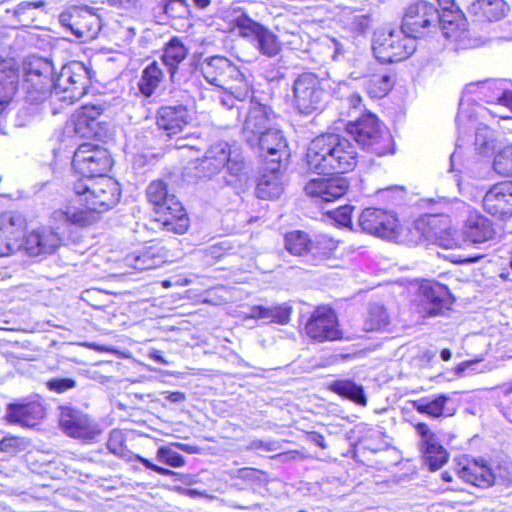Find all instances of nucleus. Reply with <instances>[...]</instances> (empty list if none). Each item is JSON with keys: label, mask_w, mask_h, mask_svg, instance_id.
Returning a JSON list of instances; mask_svg holds the SVG:
<instances>
[{"label": "nucleus", "mask_w": 512, "mask_h": 512, "mask_svg": "<svg viewBox=\"0 0 512 512\" xmlns=\"http://www.w3.org/2000/svg\"><path fill=\"white\" fill-rule=\"evenodd\" d=\"M74 191L85 209L67 206L53 212L52 218L58 222H68L79 227H86L98 220V214L113 208L120 199L119 184L110 177L80 179L74 183Z\"/></svg>", "instance_id": "f257e3e1"}, {"label": "nucleus", "mask_w": 512, "mask_h": 512, "mask_svg": "<svg viewBox=\"0 0 512 512\" xmlns=\"http://www.w3.org/2000/svg\"><path fill=\"white\" fill-rule=\"evenodd\" d=\"M358 160L354 144L346 137L326 133L314 138L306 151L308 168L318 174L335 172L343 174L352 171Z\"/></svg>", "instance_id": "f03ea898"}, {"label": "nucleus", "mask_w": 512, "mask_h": 512, "mask_svg": "<svg viewBox=\"0 0 512 512\" xmlns=\"http://www.w3.org/2000/svg\"><path fill=\"white\" fill-rule=\"evenodd\" d=\"M200 71L209 84L222 90L219 101L224 107L239 110L237 103H243L249 97L251 88L248 80L228 58L218 55L207 57L200 63Z\"/></svg>", "instance_id": "7ed1b4c3"}, {"label": "nucleus", "mask_w": 512, "mask_h": 512, "mask_svg": "<svg viewBox=\"0 0 512 512\" xmlns=\"http://www.w3.org/2000/svg\"><path fill=\"white\" fill-rule=\"evenodd\" d=\"M147 198L154 206L155 221L164 230L183 234L189 227V219L182 203L170 193L163 180H154L147 187Z\"/></svg>", "instance_id": "20e7f679"}, {"label": "nucleus", "mask_w": 512, "mask_h": 512, "mask_svg": "<svg viewBox=\"0 0 512 512\" xmlns=\"http://www.w3.org/2000/svg\"><path fill=\"white\" fill-rule=\"evenodd\" d=\"M347 133L365 151L383 156L393 153V140L389 131L375 114L367 112L346 125Z\"/></svg>", "instance_id": "39448f33"}, {"label": "nucleus", "mask_w": 512, "mask_h": 512, "mask_svg": "<svg viewBox=\"0 0 512 512\" xmlns=\"http://www.w3.org/2000/svg\"><path fill=\"white\" fill-rule=\"evenodd\" d=\"M274 118L275 113L269 106L250 101L242 127L243 139L250 147L259 143L266 146L269 139L274 141L276 147L284 146L282 131L273 126Z\"/></svg>", "instance_id": "423d86ee"}, {"label": "nucleus", "mask_w": 512, "mask_h": 512, "mask_svg": "<svg viewBox=\"0 0 512 512\" xmlns=\"http://www.w3.org/2000/svg\"><path fill=\"white\" fill-rule=\"evenodd\" d=\"M91 70L82 62L72 61L64 65L55 79L48 95L68 104L79 100L89 88Z\"/></svg>", "instance_id": "0eeeda50"}, {"label": "nucleus", "mask_w": 512, "mask_h": 512, "mask_svg": "<svg viewBox=\"0 0 512 512\" xmlns=\"http://www.w3.org/2000/svg\"><path fill=\"white\" fill-rule=\"evenodd\" d=\"M195 169L198 177L211 178L223 169L237 177L244 170V161L241 154L232 151L227 142H218L208 148L203 158L197 160Z\"/></svg>", "instance_id": "6e6552de"}, {"label": "nucleus", "mask_w": 512, "mask_h": 512, "mask_svg": "<svg viewBox=\"0 0 512 512\" xmlns=\"http://www.w3.org/2000/svg\"><path fill=\"white\" fill-rule=\"evenodd\" d=\"M372 49L380 63H393L407 59L416 49V41L402 29L375 32Z\"/></svg>", "instance_id": "1a4fd4ad"}, {"label": "nucleus", "mask_w": 512, "mask_h": 512, "mask_svg": "<svg viewBox=\"0 0 512 512\" xmlns=\"http://www.w3.org/2000/svg\"><path fill=\"white\" fill-rule=\"evenodd\" d=\"M409 241L414 244L433 243L446 249L457 245L446 217L430 215L417 219L409 230Z\"/></svg>", "instance_id": "9d476101"}, {"label": "nucleus", "mask_w": 512, "mask_h": 512, "mask_svg": "<svg viewBox=\"0 0 512 512\" xmlns=\"http://www.w3.org/2000/svg\"><path fill=\"white\" fill-rule=\"evenodd\" d=\"M292 91L294 105L300 113L309 115L323 108L326 92L316 74H299L293 82Z\"/></svg>", "instance_id": "9b49d317"}, {"label": "nucleus", "mask_w": 512, "mask_h": 512, "mask_svg": "<svg viewBox=\"0 0 512 512\" xmlns=\"http://www.w3.org/2000/svg\"><path fill=\"white\" fill-rule=\"evenodd\" d=\"M72 165L83 179H95L105 176L110 170L111 158L106 149L83 143L75 151Z\"/></svg>", "instance_id": "f8f14e48"}, {"label": "nucleus", "mask_w": 512, "mask_h": 512, "mask_svg": "<svg viewBox=\"0 0 512 512\" xmlns=\"http://www.w3.org/2000/svg\"><path fill=\"white\" fill-rule=\"evenodd\" d=\"M438 18L439 11L433 4L418 0L407 7L401 29L416 41L437 27Z\"/></svg>", "instance_id": "ddd939ff"}, {"label": "nucleus", "mask_w": 512, "mask_h": 512, "mask_svg": "<svg viewBox=\"0 0 512 512\" xmlns=\"http://www.w3.org/2000/svg\"><path fill=\"white\" fill-rule=\"evenodd\" d=\"M359 225L364 232L387 240L398 239L402 230L395 213L379 208L364 209Z\"/></svg>", "instance_id": "4468645a"}, {"label": "nucleus", "mask_w": 512, "mask_h": 512, "mask_svg": "<svg viewBox=\"0 0 512 512\" xmlns=\"http://www.w3.org/2000/svg\"><path fill=\"white\" fill-rule=\"evenodd\" d=\"M59 424L67 436L85 442L95 440L102 432L94 419L70 407H61Z\"/></svg>", "instance_id": "2eb2a0df"}, {"label": "nucleus", "mask_w": 512, "mask_h": 512, "mask_svg": "<svg viewBox=\"0 0 512 512\" xmlns=\"http://www.w3.org/2000/svg\"><path fill=\"white\" fill-rule=\"evenodd\" d=\"M54 67L51 61L44 58H33L25 67V82L29 99L42 101L48 96L52 87Z\"/></svg>", "instance_id": "dca6fc26"}, {"label": "nucleus", "mask_w": 512, "mask_h": 512, "mask_svg": "<svg viewBox=\"0 0 512 512\" xmlns=\"http://www.w3.org/2000/svg\"><path fill=\"white\" fill-rule=\"evenodd\" d=\"M355 80L363 79V86L372 98H382L392 89L394 81L387 69L378 67L372 62H359L350 73Z\"/></svg>", "instance_id": "f3484780"}, {"label": "nucleus", "mask_w": 512, "mask_h": 512, "mask_svg": "<svg viewBox=\"0 0 512 512\" xmlns=\"http://www.w3.org/2000/svg\"><path fill=\"white\" fill-rule=\"evenodd\" d=\"M458 476L472 485L487 488L502 479L500 469H494L487 461L483 459H466L459 463L457 469Z\"/></svg>", "instance_id": "a211bd4d"}, {"label": "nucleus", "mask_w": 512, "mask_h": 512, "mask_svg": "<svg viewBox=\"0 0 512 512\" xmlns=\"http://www.w3.org/2000/svg\"><path fill=\"white\" fill-rule=\"evenodd\" d=\"M467 91L490 104L506 107L512 111V82L507 79H491L470 84Z\"/></svg>", "instance_id": "6ab92c4d"}, {"label": "nucleus", "mask_w": 512, "mask_h": 512, "mask_svg": "<svg viewBox=\"0 0 512 512\" xmlns=\"http://www.w3.org/2000/svg\"><path fill=\"white\" fill-rule=\"evenodd\" d=\"M305 330L316 341H332L341 337L334 312L328 307H318L310 316Z\"/></svg>", "instance_id": "aec40b11"}, {"label": "nucleus", "mask_w": 512, "mask_h": 512, "mask_svg": "<svg viewBox=\"0 0 512 512\" xmlns=\"http://www.w3.org/2000/svg\"><path fill=\"white\" fill-rule=\"evenodd\" d=\"M484 210L493 217L505 220L512 217V181L494 184L485 193Z\"/></svg>", "instance_id": "412c9836"}, {"label": "nucleus", "mask_w": 512, "mask_h": 512, "mask_svg": "<svg viewBox=\"0 0 512 512\" xmlns=\"http://www.w3.org/2000/svg\"><path fill=\"white\" fill-rule=\"evenodd\" d=\"M349 184L344 176L321 177L311 179L305 185L308 196L319 199L322 202H331L346 194Z\"/></svg>", "instance_id": "4be33fe9"}, {"label": "nucleus", "mask_w": 512, "mask_h": 512, "mask_svg": "<svg viewBox=\"0 0 512 512\" xmlns=\"http://www.w3.org/2000/svg\"><path fill=\"white\" fill-rule=\"evenodd\" d=\"M420 305L429 316L441 314L449 309L452 298L449 290L437 282H424L419 287Z\"/></svg>", "instance_id": "5701e85b"}, {"label": "nucleus", "mask_w": 512, "mask_h": 512, "mask_svg": "<svg viewBox=\"0 0 512 512\" xmlns=\"http://www.w3.org/2000/svg\"><path fill=\"white\" fill-rule=\"evenodd\" d=\"M45 416V408L39 400L10 403L6 419L10 423L32 427Z\"/></svg>", "instance_id": "b1692460"}, {"label": "nucleus", "mask_w": 512, "mask_h": 512, "mask_svg": "<svg viewBox=\"0 0 512 512\" xmlns=\"http://www.w3.org/2000/svg\"><path fill=\"white\" fill-rule=\"evenodd\" d=\"M59 234L51 229H38L24 237L23 248L30 256L53 253L60 245Z\"/></svg>", "instance_id": "393cba45"}, {"label": "nucleus", "mask_w": 512, "mask_h": 512, "mask_svg": "<svg viewBox=\"0 0 512 512\" xmlns=\"http://www.w3.org/2000/svg\"><path fill=\"white\" fill-rule=\"evenodd\" d=\"M103 111L104 106L102 104L83 105L72 119L75 134L81 138L96 136L98 133L97 118Z\"/></svg>", "instance_id": "a878e982"}, {"label": "nucleus", "mask_w": 512, "mask_h": 512, "mask_svg": "<svg viewBox=\"0 0 512 512\" xmlns=\"http://www.w3.org/2000/svg\"><path fill=\"white\" fill-rule=\"evenodd\" d=\"M189 112L186 106H162L157 113V125L167 132L168 136L182 131L189 121Z\"/></svg>", "instance_id": "bb28decb"}, {"label": "nucleus", "mask_w": 512, "mask_h": 512, "mask_svg": "<svg viewBox=\"0 0 512 512\" xmlns=\"http://www.w3.org/2000/svg\"><path fill=\"white\" fill-rule=\"evenodd\" d=\"M464 239L474 244L491 240L495 235L492 222L478 212H471L462 228Z\"/></svg>", "instance_id": "cd10ccee"}, {"label": "nucleus", "mask_w": 512, "mask_h": 512, "mask_svg": "<svg viewBox=\"0 0 512 512\" xmlns=\"http://www.w3.org/2000/svg\"><path fill=\"white\" fill-rule=\"evenodd\" d=\"M437 26L440 27L447 39H457L465 33L467 22L458 8L449 9L448 6H444V10L441 13L439 12Z\"/></svg>", "instance_id": "c85d7f7f"}, {"label": "nucleus", "mask_w": 512, "mask_h": 512, "mask_svg": "<svg viewBox=\"0 0 512 512\" xmlns=\"http://www.w3.org/2000/svg\"><path fill=\"white\" fill-rule=\"evenodd\" d=\"M18 82L17 70L11 60L0 59V113L11 101Z\"/></svg>", "instance_id": "c756f323"}, {"label": "nucleus", "mask_w": 512, "mask_h": 512, "mask_svg": "<svg viewBox=\"0 0 512 512\" xmlns=\"http://www.w3.org/2000/svg\"><path fill=\"white\" fill-rule=\"evenodd\" d=\"M100 30L99 17L89 10H75V20L71 24V31L79 39H93Z\"/></svg>", "instance_id": "7c9ffc66"}, {"label": "nucleus", "mask_w": 512, "mask_h": 512, "mask_svg": "<svg viewBox=\"0 0 512 512\" xmlns=\"http://www.w3.org/2000/svg\"><path fill=\"white\" fill-rule=\"evenodd\" d=\"M508 9L504 0H475L469 7V13L479 20L493 22L503 18Z\"/></svg>", "instance_id": "2f4dec72"}, {"label": "nucleus", "mask_w": 512, "mask_h": 512, "mask_svg": "<svg viewBox=\"0 0 512 512\" xmlns=\"http://www.w3.org/2000/svg\"><path fill=\"white\" fill-rule=\"evenodd\" d=\"M291 312V306L286 303L272 306L257 305L251 307L249 317L252 319L263 320L267 323L283 325L289 322Z\"/></svg>", "instance_id": "473e14b6"}, {"label": "nucleus", "mask_w": 512, "mask_h": 512, "mask_svg": "<svg viewBox=\"0 0 512 512\" xmlns=\"http://www.w3.org/2000/svg\"><path fill=\"white\" fill-rule=\"evenodd\" d=\"M187 55L188 48L179 38L173 37L168 43H166L161 60L167 67L172 82L175 80L179 64L186 59Z\"/></svg>", "instance_id": "72a5a7b5"}, {"label": "nucleus", "mask_w": 512, "mask_h": 512, "mask_svg": "<svg viewBox=\"0 0 512 512\" xmlns=\"http://www.w3.org/2000/svg\"><path fill=\"white\" fill-rule=\"evenodd\" d=\"M26 219L18 212L6 211L0 214V234L20 242L24 246Z\"/></svg>", "instance_id": "f704fd0d"}, {"label": "nucleus", "mask_w": 512, "mask_h": 512, "mask_svg": "<svg viewBox=\"0 0 512 512\" xmlns=\"http://www.w3.org/2000/svg\"><path fill=\"white\" fill-rule=\"evenodd\" d=\"M450 401V397L441 394L433 399L422 398L414 401L413 406L418 413L432 418L448 417L455 413V409L448 406Z\"/></svg>", "instance_id": "c9c22d12"}, {"label": "nucleus", "mask_w": 512, "mask_h": 512, "mask_svg": "<svg viewBox=\"0 0 512 512\" xmlns=\"http://www.w3.org/2000/svg\"><path fill=\"white\" fill-rule=\"evenodd\" d=\"M337 248V241L327 235H318L311 239L307 262L319 265L331 258Z\"/></svg>", "instance_id": "e433bc0d"}, {"label": "nucleus", "mask_w": 512, "mask_h": 512, "mask_svg": "<svg viewBox=\"0 0 512 512\" xmlns=\"http://www.w3.org/2000/svg\"><path fill=\"white\" fill-rule=\"evenodd\" d=\"M279 166L271 167L268 174H263L256 186V196L261 199L273 200L283 192V184L278 174Z\"/></svg>", "instance_id": "4c0bfd02"}, {"label": "nucleus", "mask_w": 512, "mask_h": 512, "mask_svg": "<svg viewBox=\"0 0 512 512\" xmlns=\"http://www.w3.org/2000/svg\"><path fill=\"white\" fill-rule=\"evenodd\" d=\"M164 73L158 62L153 61L147 65L141 73L138 82L140 93L145 97L152 96L163 80Z\"/></svg>", "instance_id": "58836bf2"}, {"label": "nucleus", "mask_w": 512, "mask_h": 512, "mask_svg": "<svg viewBox=\"0 0 512 512\" xmlns=\"http://www.w3.org/2000/svg\"><path fill=\"white\" fill-rule=\"evenodd\" d=\"M330 390L334 393L343 396L359 405L365 406L367 399L361 385L356 384L351 380H337L333 381Z\"/></svg>", "instance_id": "ea45409f"}, {"label": "nucleus", "mask_w": 512, "mask_h": 512, "mask_svg": "<svg viewBox=\"0 0 512 512\" xmlns=\"http://www.w3.org/2000/svg\"><path fill=\"white\" fill-rule=\"evenodd\" d=\"M390 323V316L383 305L378 303L370 304L364 320V329L366 331H384L388 329Z\"/></svg>", "instance_id": "a19ab883"}, {"label": "nucleus", "mask_w": 512, "mask_h": 512, "mask_svg": "<svg viewBox=\"0 0 512 512\" xmlns=\"http://www.w3.org/2000/svg\"><path fill=\"white\" fill-rule=\"evenodd\" d=\"M256 49L267 57H275L281 51V42L277 35L264 27L259 36L254 40Z\"/></svg>", "instance_id": "79ce46f5"}, {"label": "nucleus", "mask_w": 512, "mask_h": 512, "mask_svg": "<svg viewBox=\"0 0 512 512\" xmlns=\"http://www.w3.org/2000/svg\"><path fill=\"white\" fill-rule=\"evenodd\" d=\"M311 239L303 231H292L285 235V248L291 254L308 258Z\"/></svg>", "instance_id": "37998d69"}, {"label": "nucleus", "mask_w": 512, "mask_h": 512, "mask_svg": "<svg viewBox=\"0 0 512 512\" xmlns=\"http://www.w3.org/2000/svg\"><path fill=\"white\" fill-rule=\"evenodd\" d=\"M44 6L45 2L42 0L22 1L14 8L13 13L21 25L29 26L34 22L37 16V10Z\"/></svg>", "instance_id": "c03bdc74"}, {"label": "nucleus", "mask_w": 512, "mask_h": 512, "mask_svg": "<svg viewBox=\"0 0 512 512\" xmlns=\"http://www.w3.org/2000/svg\"><path fill=\"white\" fill-rule=\"evenodd\" d=\"M423 458L431 470H437L447 462L448 453L439 443L429 442V445L424 447Z\"/></svg>", "instance_id": "a18cd8bd"}, {"label": "nucleus", "mask_w": 512, "mask_h": 512, "mask_svg": "<svg viewBox=\"0 0 512 512\" xmlns=\"http://www.w3.org/2000/svg\"><path fill=\"white\" fill-rule=\"evenodd\" d=\"M475 150L480 155H487L494 150L495 137L493 131L485 124H479L475 131Z\"/></svg>", "instance_id": "49530a36"}, {"label": "nucleus", "mask_w": 512, "mask_h": 512, "mask_svg": "<svg viewBox=\"0 0 512 512\" xmlns=\"http://www.w3.org/2000/svg\"><path fill=\"white\" fill-rule=\"evenodd\" d=\"M235 27L239 30V35L244 38L254 40L259 36L265 26L251 19L245 13H241L234 19Z\"/></svg>", "instance_id": "de8ad7c7"}, {"label": "nucleus", "mask_w": 512, "mask_h": 512, "mask_svg": "<svg viewBox=\"0 0 512 512\" xmlns=\"http://www.w3.org/2000/svg\"><path fill=\"white\" fill-rule=\"evenodd\" d=\"M493 167L499 175H512V146L505 147L495 156Z\"/></svg>", "instance_id": "09e8293b"}, {"label": "nucleus", "mask_w": 512, "mask_h": 512, "mask_svg": "<svg viewBox=\"0 0 512 512\" xmlns=\"http://www.w3.org/2000/svg\"><path fill=\"white\" fill-rule=\"evenodd\" d=\"M156 459L174 468L185 465L184 457L167 446H162L157 450Z\"/></svg>", "instance_id": "8fccbe9b"}, {"label": "nucleus", "mask_w": 512, "mask_h": 512, "mask_svg": "<svg viewBox=\"0 0 512 512\" xmlns=\"http://www.w3.org/2000/svg\"><path fill=\"white\" fill-rule=\"evenodd\" d=\"M283 142H284L283 147H276L274 145V141L272 139H269L267 142L268 144L266 145L267 147H265V145L263 143H259V144H256L253 148H259L262 152L265 151L267 153V156L271 157V159H270L271 163L274 166H279L282 156L287 155V141L284 136H283Z\"/></svg>", "instance_id": "3c124183"}, {"label": "nucleus", "mask_w": 512, "mask_h": 512, "mask_svg": "<svg viewBox=\"0 0 512 512\" xmlns=\"http://www.w3.org/2000/svg\"><path fill=\"white\" fill-rule=\"evenodd\" d=\"M125 438L120 430H112L107 441L108 450L115 455H122L124 452Z\"/></svg>", "instance_id": "603ef678"}, {"label": "nucleus", "mask_w": 512, "mask_h": 512, "mask_svg": "<svg viewBox=\"0 0 512 512\" xmlns=\"http://www.w3.org/2000/svg\"><path fill=\"white\" fill-rule=\"evenodd\" d=\"M76 386V381L72 378H52L47 381L49 390L56 393H64Z\"/></svg>", "instance_id": "864d4df0"}, {"label": "nucleus", "mask_w": 512, "mask_h": 512, "mask_svg": "<svg viewBox=\"0 0 512 512\" xmlns=\"http://www.w3.org/2000/svg\"><path fill=\"white\" fill-rule=\"evenodd\" d=\"M23 248L20 242L13 241L7 236L0 234V257H5L16 253Z\"/></svg>", "instance_id": "5fc2aeb1"}, {"label": "nucleus", "mask_w": 512, "mask_h": 512, "mask_svg": "<svg viewBox=\"0 0 512 512\" xmlns=\"http://www.w3.org/2000/svg\"><path fill=\"white\" fill-rule=\"evenodd\" d=\"M353 207L350 205H344L336 210L332 211V217L336 222L343 226H348L351 224V215H352Z\"/></svg>", "instance_id": "6e6d98bb"}, {"label": "nucleus", "mask_w": 512, "mask_h": 512, "mask_svg": "<svg viewBox=\"0 0 512 512\" xmlns=\"http://www.w3.org/2000/svg\"><path fill=\"white\" fill-rule=\"evenodd\" d=\"M417 433L423 439V447L429 445V442H437L434 434L430 431L429 427L425 423H418L416 426Z\"/></svg>", "instance_id": "4d7b16f0"}, {"label": "nucleus", "mask_w": 512, "mask_h": 512, "mask_svg": "<svg viewBox=\"0 0 512 512\" xmlns=\"http://www.w3.org/2000/svg\"><path fill=\"white\" fill-rule=\"evenodd\" d=\"M133 267L137 270H148L155 266L153 259L147 255L135 256L132 263Z\"/></svg>", "instance_id": "13d9d810"}, {"label": "nucleus", "mask_w": 512, "mask_h": 512, "mask_svg": "<svg viewBox=\"0 0 512 512\" xmlns=\"http://www.w3.org/2000/svg\"><path fill=\"white\" fill-rule=\"evenodd\" d=\"M18 448V442L15 437H5L0 440V452L10 453Z\"/></svg>", "instance_id": "bf43d9fd"}, {"label": "nucleus", "mask_w": 512, "mask_h": 512, "mask_svg": "<svg viewBox=\"0 0 512 512\" xmlns=\"http://www.w3.org/2000/svg\"><path fill=\"white\" fill-rule=\"evenodd\" d=\"M470 120V115L467 113L464 107V103L461 102L459 106V111L456 116V125L459 133H461L463 126L466 122Z\"/></svg>", "instance_id": "052dcab7"}, {"label": "nucleus", "mask_w": 512, "mask_h": 512, "mask_svg": "<svg viewBox=\"0 0 512 512\" xmlns=\"http://www.w3.org/2000/svg\"><path fill=\"white\" fill-rule=\"evenodd\" d=\"M165 399L169 400L172 403L182 402L186 399L185 394L182 392H166Z\"/></svg>", "instance_id": "680f3d73"}, {"label": "nucleus", "mask_w": 512, "mask_h": 512, "mask_svg": "<svg viewBox=\"0 0 512 512\" xmlns=\"http://www.w3.org/2000/svg\"><path fill=\"white\" fill-rule=\"evenodd\" d=\"M75 20V11L71 14H61L60 22L64 27H67L71 30V24Z\"/></svg>", "instance_id": "e2e57ef3"}, {"label": "nucleus", "mask_w": 512, "mask_h": 512, "mask_svg": "<svg viewBox=\"0 0 512 512\" xmlns=\"http://www.w3.org/2000/svg\"><path fill=\"white\" fill-rule=\"evenodd\" d=\"M477 364V361H465V362H462L460 364H458L455 368V373L459 376H461L464 371L474 365Z\"/></svg>", "instance_id": "0e129e2a"}, {"label": "nucleus", "mask_w": 512, "mask_h": 512, "mask_svg": "<svg viewBox=\"0 0 512 512\" xmlns=\"http://www.w3.org/2000/svg\"><path fill=\"white\" fill-rule=\"evenodd\" d=\"M348 102H349L350 107L356 109L360 106V104L362 102V98L359 94H352L348 98Z\"/></svg>", "instance_id": "69168bd1"}, {"label": "nucleus", "mask_w": 512, "mask_h": 512, "mask_svg": "<svg viewBox=\"0 0 512 512\" xmlns=\"http://www.w3.org/2000/svg\"><path fill=\"white\" fill-rule=\"evenodd\" d=\"M312 441L319 447H321L322 449H326L327 448V444L325 442V438L321 435V434H313L312 435Z\"/></svg>", "instance_id": "338daca9"}, {"label": "nucleus", "mask_w": 512, "mask_h": 512, "mask_svg": "<svg viewBox=\"0 0 512 512\" xmlns=\"http://www.w3.org/2000/svg\"><path fill=\"white\" fill-rule=\"evenodd\" d=\"M136 459H137L139 462H141V463H142L146 468L151 469V470H153V471H154V469H155L156 465H155V464H153L150 460H148V459H146V458H144V457H142V456H140V455H137V456H136Z\"/></svg>", "instance_id": "774afa93"}]
</instances>
